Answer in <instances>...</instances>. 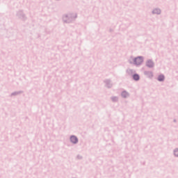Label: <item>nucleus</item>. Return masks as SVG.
<instances>
[{"mask_svg": "<svg viewBox=\"0 0 178 178\" xmlns=\"http://www.w3.org/2000/svg\"><path fill=\"white\" fill-rule=\"evenodd\" d=\"M134 80H136V81L140 80V76L138 74H134L133 76Z\"/></svg>", "mask_w": 178, "mask_h": 178, "instance_id": "obj_4", "label": "nucleus"}, {"mask_svg": "<svg viewBox=\"0 0 178 178\" xmlns=\"http://www.w3.org/2000/svg\"><path fill=\"white\" fill-rule=\"evenodd\" d=\"M135 65H141L143 63V57H137L134 60Z\"/></svg>", "mask_w": 178, "mask_h": 178, "instance_id": "obj_1", "label": "nucleus"}, {"mask_svg": "<svg viewBox=\"0 0 178 178\" xmlns=\"http://www.w3.org/2000/svg\"><path fill=\"white\" fill-rule=\"evenodd\" d=\"M174 154H175V156H178V149L175 150Z\"/></svg>", "mask_w": 178, "mask_h": 178, "instance_id": "obj_7", "label": "nucleus"}, {"mask_svg": "<svg viewBox=\"0 0 178 178\" xmlns=\"http://www.w3.org/2000/svg\"><path fill=\"white\" fill-rule=\"evenodd\" d=\"M70 140H71L72 143H73L74 144H76V143H77L79 141L76 136H71Z\"/></svg>", "mask_w": 178, "mask_h": 178, "instance_id": "obj_2", "label": "nucleus"}, {"mask_svg": "<svg viewBox=\"0 0 178 178\" xmlns=\"http://www.w3.org/2000/svg\"><path fill=\"white\" fill-rule=\"evenodd\" d=\"M159 81H163L165 80V76L163 75H160L158 78Z\"/></svg>", "mask_w": 178, "mask_h": 178, "instance_id": "obj_6", "label": "nucleus"}, {"mask_svg": "<svg viewBox=\"0 0 178 178\" xmlns=\"http://www.w3.org/2000/svg\"><path fill=\"white\" fill-rule=\"evenodd\" d=\"M156 10H158V12H159V13H161V11L159 10H155L154 12V13H156Z\"/></svg>", "mask_w": 178, "mask_h": 178, "instance_id": "obj_8", "label": "nucleus"}, {"mask_svg": "<svg viewBox=\"0 0 178 178\" xmlns=\"http://www.w3.org/2000/svg\"><path fill=\"white\" fill-rule=\"evenodd\" d=\"M122 96L124 98H127V97H129V93H127V92H126V91H124V92H122Z\"/></svg>", "mask_w": 178, "mask_h": 178, "instance_id": "obj_5", "label": "nucleus"}, {"mask_svg": "<svg viewBox=\"0 0 178 178\" xmlns=\"http://www.w3.org/2000/svg\"><path fill=\"white\" fill-rule=\"evenodd\" d=\"M147 66H148V67H152V66H154V63L152 60H148L147 62Z\"/></svg>", "mask_w": 178, "mask_h": 178, "instance_id": "obj_3", "label": "nucleus"}]
</instances>
